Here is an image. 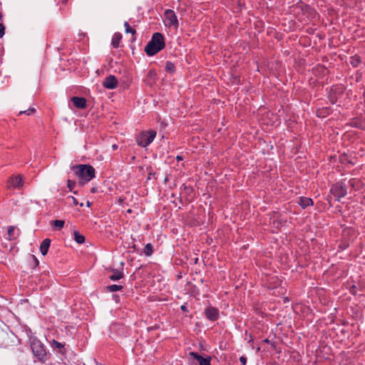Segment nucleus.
<instances>
[{"instance_id": "nucleus-25", "label": "nucleus", "mask_w": 365, "mask_h": 365, "mask_svg": "<svg viewBox=\"0 0 365 365\" xmlns=\"http://www.w3.org/2000/svg\"><path fill=\"white\" fill-rule=\"evenodd\" d=\"M14 232H15V227L9 226L8 227L7 234L9 235V240H13V239L16 238V237L14 236Z\"/></svg>"}, {"instance_id": "nucleus-10", "label": "nucleus", "mask_w": 365, "mask_h": 365, "mask_svg": "<svg viewBox=\"0 0 365 365\" xmlns=\"http://www.w3.org/2000/svg\"><path fill=\"white\" fill-rule=\"evenodd\" d=\"M103 86L108 89H114L117 87L118 80L113 75L107 76L102 83Z\"/></svg>"}, {"instance_id": "nucleus-19", "label": "nucleus", "mask_w": 365, "mask_h": 365, "mask_svg": "<svg viewBox=\"0 0 365 365\" xmlns=\"http://www.w3.org/2000/svg\"><path fill=\"white\" fill-rule=\"evenodd\" d=\"M330 109L328 108H322L317 110V115L319 118H324L329 114Z\"/></svg>"}, {"instance_id": "nucleus-47", "label": "nucleus", "mask_w": 365, "mask_h": 365, "mask_svg": "<svg viewBox=\"0 0 365 365\" xmlns=\"http://www.w3.org/2000/svg\"><path fill=\"white\" fill-rule=\"evenodd\" d=\"M1 19H2V15H1V14H0V21L1 20Z\"/></svg>"}, {"instance_id": "nucleus-45", "label": "nucleus", "mask_w": 365, "mask_h": 365, "mask_svg": "<svg viewBox=\"0 0 365 365\" xmlns=\"http://www.w3.org/2000/svg\"><path fill=\"white\" fill-rule=\"evenodd\" d=\"M87 205L89 207L91 205V202L89 201L87 202Z\"/></svg>"}, {"instance_id": "nucleus-32", "label": "nucleus", "mask_w": 365, "mask_h": 365, "mask_svg": "<svg viewBox=\"0 0 365 365\" xmlns=\"http://www.w3.org/2000/svg\"><path fill=\"white\" fill-rule=\"evenodd\" d=\"M4 31H5V26H4L3 24H0V38L3 37V36L4 35Z\"/></svg>"}, {"instance_id": "nucleus-18", "label": "nucleus", "mask_w": 365, "mask_h": 365, "mask_svg": "<svg viewBox=\"0 0 365 365\" xmlns=\"http://www.w3.org/2000/svg\"><path fill=\"white\" fill-rule=\"evenodd\" d=\"M361 63V58L358 55H354L350 58V64L353 67H357Z\"/></svg>"}, {"instance_id": "nucleus-42", "label": "nucleus", "mask_w": 365, "mask_h": 365, "mask_svg": "<svg viewBox=\"0 0 365 365\" xmlns=\"http://www.w3.org/2000/svg\"><path fill=\"white\" fill-rule=\"evenodd\" d=\"M197 262H198V258H195L194 263L197 264Z\"/></svg>"}, {"instance_id": "nucleus-14", "label": "nucleus", "mask_w": 365, "mask_h": 365, "mask_svg": "<svg viewBox=\"0 0 365 365\" xmlns=\"http://www.w3.org/2000/svg\"><path fill=\"white\" fill-rule=\"evenodd\" d=\"M51 347H53V349H56L58 350V352L62 354H64L65 352H66V349H65V346H64V344L61 343V342H58L54 339H53L51 342Z\"/></svg>"}, {"instance_id": "nucleus-30", "label": "nucleus", "mask_w": 365, "mask_h": 365, "mask_svg": "<svg viewBox=\"0 0 365 365\" xmlns=\"http://www.w3.org/2000/svg\"><path fill=\"white\" fill-rule=\"evenodd\" d=\"M349 292L351 294L356 295V286L354 284L351 286L349 288Z\"/></svg>"}, {"instance_id": "nucleus-31", "label": "nucleus", "mask_w": 365, "mask_h": 365, "mask_svg": "<svg viewBox=\"0 0 365 365\" xmlns=\"http://www.w3.org/2000/svg\"><path fill=\"white\" fill-rule=\"evenodd\" d=\"M67 199H68V200H71L72 201V203H73V205H75V206H76V205H78V202L77 199H76V198H75L74 197H73V196H69V197H68V198H67Z\"/></svg>"}, {"instance_id": "nucleus-21", "label": "nucleus", "mask_w": 365, "mask_h": 365, "mask_svg": "<svg viewBox=\"0 0 365 365\" xmlns=\"http://www.w3.org/2000/svg\"><path fill=\"white\" fill-rule=\"evenodd\" d=\"M143 253L145 256H151L153 253V246L151 243H148L145 245L144 249H143Z\"/></svg>"}, {"instance_id": "nucleus-46", "label": "nucleus", "mask_w": 365, "mask_h": 365, "mask_svg": "<svg viewBox=\"0 0 365 365\" xmlns=\"http://www.w3.org/2000/svg\"><path fill=\"white\" fill-rule=\"evenodd\" d=\"M67 1H68V0H62V2L65 4V3H66V2H67Z\"/></svg>"}, {"instance_id": "nucleus-7", "label": "nucleus", "mask_w": 365, "mask_h": 365, "mask_svg": "<svg viewBox=\"0 0 365 365\" xmlns=\"http://www.w3.org/2000/svg\"><path fill=\"white\" fill-rule=\"evenodd\" d=\"M22 177L21 175H12L6 181V188L11 189V187L17 188L22 185Z\"/></svg>"}, {"instance_id": "nucleus-3", "label": "nucleus", "mask_w": 365, "mask_h": 365, "mask_svg": "<svg viewBox=\"0 0 365 365\" xmlns=\"http://www.w3.org/2000/svg\"><path fill=\"white\" fill-rule=\"evenodd\" d=\"M31 349L35 357L41 362L46 360V351L44 345L38 339L34 338L31 341Z\"/></svg>"}, {"instance_id": "nucleus-36", "label": "nucleus", "mask_w": 365, "mask_h": 365, "mask_svg": "<svg viewBox=\"0 0 365 365\" xmlns=\"http://www.w3.org/2000/svg\"><path fill=\"white\" fill-rule=\"evenodd\" d=\"M31 258H32V259L34 260V262H35V264H36V265H38V259H36V257L34 255H32V256H31Z\"/></svg>"}, {"instance_id": "nucleus-17", "label": "nucleus", "mask_w": 365, "mask_h": 365, "mask_svg": "<svg viewBox=\"0 0 365 365\" xmlns=\"http://www.w3.org/2000/svg\"><path fill=\"white\" fill-rule=\"evenodd\" d=\"M165 69L166 72L169 73H174L176 71L175 66L174 63H173L171 61H167L165 63Z\"/></svg>"}, {"instance_id": "nucleus-38", "label": "nucleus", "mask_w": 365, "mask_h": 365, "mask_svg": "<svg viewBox=\"0 0 365 365\" xmlns=\"http://www.w3.org/2000/svg\"><path fill=\"white\" fill-rule=\"evenodd\" d=\"M155 173L150 172V173H148V179H151V178H152V177H153L154 178H155Z\"/></svg>"}, {"instance_id": "nucleus-13", "label": "nucleus", "mask_w": 365, "mask_h": 365, "mask_svg": "<svg viewBox=\"0 0 365 365\" xmlns=\"http://www.w3.org/2000/svg\"><path fill=\"white\" fill-rule=\"evenodd\" d=\"M51 245V240L46 238L43 240L40 245V251L43 255H46L48 253L49 247Z\"/></svg>"}, {"instance_id": "nucleus-28", "label": "nucleus", "mask_w": 365, "mask_h": 365, "mask_svg": "<svg viewBox=\"0 0 365 365\" xmlns=\"http://www.w3.org/2000/svg\"><path fill=\"white\" fill-rule=\"evenodd\" d=\"M76 182L71 180H67V187L69 189L70 191H73V189L76 186Z\"/></svg>"}, {"instance_id": "nucleus-27", "label": "nucleus", "mask_w": 365, "mask_h": 365, "mask_svg": "<svg viewBox=\"0 0 365 365\" xmlns=\"http://www.w3.org/2000/svg\"><path fill=\"white\" fill-rule=\"evenodd\" d=\"M36 111V109L34 108H29L28 110H21L19 113V115H21L23 113L27 115H30L31 114H33L34 113H35Z\"/></svg>"}, {"instance_id": "nucleus-49", "label": "nucleus", "mask_w": 365, "mask_h": 365, "mask_svg": "<svg viewBox=\"0 0 365 365\" xmlns=\"http://www.w3.org/2000/svg\"><path fill=\"white\" fill-rule=\"evenodd\" d=\"M83 203H81V204H80V206H81V207H83Z\"/></svg>"}, {"instance_id": "nucleus-15", "label": "nucleus", "mask_w": 365, "mask_h": 365, "mask_svg": "<svg viewBox=\"0 0 365 365\" xmlns=\"http://www.w3.org/2000/svg\"><path fill=\"white\" fill-rule=\"evenodd\" d=\"M112 272L113 274L108 277L109 279L112 281H118L124 277L123 272L122 271L113 269H112Z\"/></svg>"}, {"instance_id": "nucleus-12", "label": "nucleus", "mask_w": 365, "mask_h": 365, "mask_svg": "<svg viewBox=\"0 0 365 365\" xmlns=\"http://www.w3.org/2000/svg\"><path fill=\"white\" fill-rule=\"evenodd\" d=\"M313 200L310 197H300L299 198L298 204L303 208H306L308 206L313 205Z\"/></svg>"}, {"instance_id": "nucleus-16", "label": "nucleus", "mask_w": 365, "mask_h": 365, "mask_svg": "<svg viewBox=\"0 0 365 365\" xmlns=\"http://www.w3.org/2000/svg\"><path fill=\"white\" fill-rule=\"evenodd\" d=\"M122 39V34L120 33H115L113 36L111 44L113 48H118Z\"/></svg>"}, {"instance_id": "nucleus-44", "label": "nucleus", "mask_w": 365, "mask_h": 365, "mask_svg": "<svg viewBox=\"0 0 365 365\" xmlns=\"http://www.w3.org/2000/svg\"><path fill=\"white\" fill-rule=\"evenodd\" d=\"M182 187H184V190H187L188 188V187L186 186L185 184L182 185Z\"/></svg>"}, {"instance_id": "nucleus-48", "label": "nucleus", "mask_w": 365, "mask_h": 365, "mask_svg": "<svg viewBox=\"0 0 365 365\" xmlns=\"http://www.w3.org/2000/svg\"><path fill=\"white\" fill-rule=\"evenodd\" d=\"M113 149H115L116 148V145H113Z\"/></svg>"}, {"instance_id": "nucleus-40", "label": "nucleus", "mask_w": 365, "mask_h": 365, "mask_svg": "<svg viewBox=\"0 0 365 365\" xmlns=\"http://www.w3.org/2000/svg\"><path fill=\"white\" fill-rule=\"evenodd\" d=\"M176 159H177L178 161L182 160V157L180 156V155H178Z\"/></svg>"}, {"instance_id": "nucleus-1", "label": "nucleus", "mask_w": 365, "mask_h": 365, "mask_svg": "<svg viewBox=\"0 0 365 365\" xmlns=\"http://www.w3.org/2000/svg\"><path fill=\"white\" fill-rule=\"evenodd\" d=\"M71 169L74 172L75 175L79 178V184L84 185L91 181L96 176L94 168L88 164H78L71 166Z\"/></svg>"}, {"instance_id": "nucleus-4", "label": "nucleus", "mask_w": 365, "mask_h": 365, "mask_svg": "<svg viewBox=\"0 0 365 365\" xmlns=\"http://www.w3.org/2000/svg\"><path fill=\"white\" fill-rule=\"evenodd\" d=\"M155 136L156 132L153 130L143 131L136 137V143L139 146L145 148L153 141Z\"/></svg>"}, {"instance_id": "nucleus-8", "label": "nucleus", "mask_w": 365, "mask_h": 365, "mask_svg": "<svg viewBox=\"0 0 365 365\" xmlns=\"http://www.w3.org/2000/svg\"><path fill=\"white\" fill-rule=\"evenodd\" d=\"M189 356L196 360L199 363V365H211V356H207L206 357H203L198 353L194 351L190 352Z\"/></svg>"}, {"instance_id": "nucleus-43", "label": "nucleus", "mask_w": 365, "mask_h": 365, "mask_svg": "<svg viewBox=\"0 0 365 365\" xmlns=\"http://www.w3.org/2000/svg\"><path fill=\"white\" fill-rule=\"evenodd\" d=\"M134 250H136V245L135 244H133L131 247Z\"/></svg>"}, {"instance_id": "nucleus-9", "label": "nucleus", "mask_w": 365, "mask_h": 365, "mask_svg": "<svg viewBox=\"0 0 365 365\" xmlns=\"http://www.w3.org/2000/svg\"><path fill=\"white\" fill-rule=\"evenodd\" d=\"M205 316L212 322H215L219 318V310L213 307H208L205 309Z\"/></svg>"}, {"instance_id": "nucleus-22", "label": "nucleus", "mask_w": 365, "mask_h": 365, "mask_svg": "<svg viewBox=\"0 0 365 365\" xmlns=\"http://www.w3.org/2000/svg\"><path fill=\"white\" fill-rule=\"evenodd\" d=\"M106 290L110 292H114L117 291H120L123 289V286L118 284H112L106 287Z\"/></svg>"}, {"instance_id": "nucleus-11", "label": "nucleus", "mask_w": 365, "mask_h": 365, "mask_svg": "<svg viewBox=\"0 0 365 365\" xmlns=\"http://www.w3.org/2000/svg\"><path fill=\"white\" fill-rule=\"evenodd\" d=\"M71 101L77 108L83 109L86 108V101L83 97L73 96L71 98Z\"/></svg>"}, {"instance_id": "nucleus-33", "label": "nucleus", "mask_w": 365, "mask_h": 365, "mask_svg": "<svg viewBox=\"0 0 365 365\" xmlns=\"http://www.w3.org/2000/svg\"><path fill=\"white\" fill-rule=\"evenodd\" d=\"M240 361L242 364V365H246L247 364V358L245 356H242L240 357Z\"/></svg>"}, {"instance_id": "nucleus-20", "label": "nucleus", "mask_w": 365, "mask_h": 365, "mask_svg": "<svg viewBox=\"0 0 365 365\" xmlns=\"http://www.w3.org/2000/svg\"><path fill=\"white\" fill-rule=\"evenodd\" d=\"M74 240L78 244H83L85 242V237L78 231H74Z\"/></svg>"}, {"instance_id": "nucleus-37", "label": "nucleus", "mask_w": 365, "mask_h": 365, "mask_svg": "<svg viewBox=\"0 0 365 365\" xmlns=\"http://www.w3.org/2000/svg\"><path fill=\"white\" fill-rule=\"evenodd\" d=\"M361 73H357L356 74V81L357 82H359L361 80Z\"/></svg>"}, {"instance_id": "nucleus-29", "label": "nucleus", "mask_w": 365, "mask_h": 365, "mask_svg": "<svg viewBox=\"0 0 365 365\" xmlns=\"http://www.w3.org/2000/svg\"><path fill=\"white\" fill-rule=\"evenodd\" d=\"M156 76L157 73L154 70H150L147 74V76L150 78H155Z\"/></svg>"}, {"instance_id": "nucleus-23", "label": "nucleus", "mask_w": 365, "mask_h": 365, "mask_svg": "<svg viewBox=\"0 0 365 365\" xmlns=\"http://www.w3.org/2000/svg\"><path fill=\"white\" fill-rule=\"evenodd\" d=\"M51 224L56 227L58 230L63 227L65 222L61 220H56L52 221Z\"/></svg>"}, {"instance_id": "nucleus-35", "label": "nucleus", "mask_w": 365, "mask_h": 365, "mask_svg": "<svg viewBox=\"0 0 365 365\" xmlns=\"http://www.w3.org/2000/svg\"><path fill=\"white\" fill-rule=\"evenodd\" d=\"M264 343L270 344L272 346H274L275 342H271L268 339H265Z\"/></svg>"}, {"instance_id": "nucleus-2", "label": "nucleus", "mask_w": 365, "mask_h": 365, "mask_svg": "<svg viewBox=\"0 0 365 365\" xmlns=\"http://www.w3.org/2000/svg\"><path fill=\"white\" fill-rule=\"evenodd\" d=\"M165 42L163 35L160 32H155L145 46L144 51L148 56H153L165 48Z\"/></svg>"}, {"instance_id": "nucleus-24", "label": "nucleus", "mask_w": 365, "mask_h": 365, "mask_svg": "<svg viewBox=\"0 0 365 365\" xmlns=\"http://www.w3.org/2000/svg\"><path fill=\"white\" fill-rule=\"evenodd\" d=\"M124 26L125 33H130L132 34H135L136 33L135 30L133 29L127 21L124 22Z\"/></svg>"}, {"instance_id": "nucleus-41", "label": "nucleus", "mask_w": 365, "mask_h": 365, "mask_svg": "<svg viewBox=\"0 0 365 365\" xmlns=\"http://www.w3.org/2000/svg\"><path fill=\"white\" fill-rule=\"evenodd\" d=\"M96 192V187H93V188L91 189V192L94 193V192Z\"/></svg>"}, {"instance_id": "nucleus-34", "label": "nucleus", "mask_w": 365, "mask_h": 365, "mask_svg": "<svg viewBox=\"0 0 365 365\" xmlns=\"http://www.w3.org/2000/svg\"><path fill=\"white\" fill-rule=\"evenodd\" d=\"M180 309L185 313L188 312V309L187 307V303H185L184 304L181 305Z\"/></svg>"}, {"instance_id": "nucleus-26", "label": "nucleus", "mask_w": 365, "mask_h": 365, "mask_svg": "<svg viewBox=\"0 0 365 365\" xmlns=\"http://www.w3.org/2000/svg\"><path fill=\"white\" fill-rule=\"evenodd\" d=\"M351 124L352 127L360 128V129L364 128L362 122L359 120L354 119L352 120V122L351 123Z\"/></svg>"}, {"instance_id": "nucleus-39", "label": "nucleus", "mask_w": 365, "mask_h": 365, "mask_svg": "<svg viewBox=\"0 0 365 365\" xmlns=\"http://www.w3.org/2000/svg\"><path fill=\"white\" fill-rule=\"evenodd\" d=\"M349 247V245H348V244H346V245L343 244V245H339V247H340L341 249H342V250H344V249H346V247Z\"/></svg>"}, {"instance_id": "nucleus-5", "label": "nucleus", "mask_w": 365, "mask_h": 365, "mask_svg": "<svg viewBox=\"0 0 365 365\" xmlns=\"http://www.w3.org/2000/svg\"><path fill=\"white\" fill-rule=\"evenodd\" d=\"M330 192L336 197V200L339 202L341 198L346 195V186L343 182H336L332 185Z\"/></svg>"}, {"instance_id": "nucleus-6", "label": "nucleus", "mask_w": 365, "mask_h": 365, "mask_svg": "<svg viewBox=\"0 0 365 365\" xmlns=\"http://www.w3.org/2000/svg\"><path fill=\"white\" fill-rule=\"evenodd\" d=\"M165 25L168 27L178 29L179 26L178 20L175 11L172 9H166L164 13Z\"/></svg>"}]
</instances>
